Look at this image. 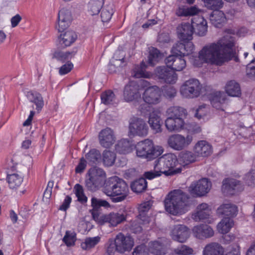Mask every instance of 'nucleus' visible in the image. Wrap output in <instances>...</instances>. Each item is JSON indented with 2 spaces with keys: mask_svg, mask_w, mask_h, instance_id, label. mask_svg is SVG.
I'll list each match as a JSON object with an SVG mask.
<instances>
[{
  "mask_svg": "<svg viewBox=\"0 0 255 255\" xmlns=\"http://www.w3.org/2000/svg\"><path fill=\"white\" fill-rule=\"evenodd\" d=\"M234 46V37L228 34L216 42L205 45L199 52L198 58L202 62L216 66H222L232 59L238 62Z\"/></svg>",
  "mask_w": 255,
  "mask_h": 255,
  "instance_id": "nucleus-1",
  "label": "nucleus"
},
{
  "mask_svg": "<svg viewBox=\"0 0 255 255\" xmlns=\"http://www.w3.org/2000/svg\"><path fill=\"white\" fill-rule=\"evenodd\" d=\"M176 155L172 153L164 154L157 159L154 162V170L145 172V178L151 180L160 176L162 174L166 176L172 175L181 172Z\"/></svg>",
  "mask_w": 255,
  "mask_h": 255,
  "instance_id": "nucleus-2",
  "label": "nucleus"
},
{
  "mask_svg": "<svg viewBox=\"0 0 255 255\" xmlns=\"http://www.w3.org/2000/svg\"><path fill=\"white\" fill-rule=\"evenodd\" d=\"M190 204L189 196L179 189L170 192L164 200L166 211L174 215L184 213Z\"/></svg>",
  "mask_w": 255,
  "mask_h": 255,
  "instance_id": "nucleus-3",
  "label": "nucleus"
},
{
  "mask_svg": "<svg viewBox=\"0 0 255 255\" xmlns=\"http://www.w3.org/2000/svg\"><path fill=\"white\" fill-rule=\"evenodd\" d=\"M104 192L107 196L115 197L114 202H120L126 199L129 193L127 183L117 176L111 177L106 184Z\"/></svg>",
  "mask_w": 255,
  "mask_h": 255,
  "instance_id": "nucleus-4",
  "label": "nucleus"
},
{
  "mask_svg": "<svg viewBox=\"0 0 255 255\" xmlns=\"http://www.w3.org/2000/svg\"><path fill=\"white\" fill-rule=\"evenodd\" d=\"M136 154L138 156L152 160L160 155L163 148L160 146H154L152 141L149 139L138 142L136 146Z\"/></svg>",
  "mask_w": 255,
  "mask_h": 255,
  "instance_id": "nucleus-5",
  "label": "nucleus"
},
{
  "mask_svg": "<svg viewBox=\"0 0 255 255\" xmlns=\"http://www.w3.org/2000/svg\"><path fill=\"white\" fill-rule=\"evenodd\" d=\"M106 174L101 168L93 167L88 171V177L85 180V186L91 191H96L104 184Z\"/></svg>",
  "mask_w": 255,
  "mask_h": 255,
  "instance_id": "nucleus-6",
  "label": "nucleus"
},
{
  "mask_svg": "<svg viewBox=\"0 0 255 255\" xmlns=\"http://www.w3.org/2000/svg\"><path fill=\"white\" fill-rule=\"evenodd\" d=\"M202 85L198 80L190 79L186 81L180 88V93L185 98H194L200 94Z\"/></svg>",
  "mask_w": 255,
  "mask_h": 255,
  "instance_id": "nucleus-7",
  "label": "nucleus"
},
{
  "mask_svg": "<svg viewBox=\"0 0 255 255\" xmlns=\"http://www.w3.org/2000/svg\"><path fill=\"white\" fill-rule=\"evenodd\" d=\"M192 141L193 136L191 135L188 134L184 136L180 134H174L168 137L167 143L172 149L180 151L187 148Z\"/></svg>",
  "mask_w": 255,
  "mask_h": 255,
  "instance_id": "nucleus-8",
  "label": "nucleus"
},
{
  "mask_svg": "<svg viewBox=\"0 0 255 255\" xmlns=\"http://www.w3.org/2000/svg\"><path fill=\"white\" fill-rule=\"evenodd\" d=\"M142 99L145 103L150 105H155L161 101V92L157 86L146 88L142 94Z\"/></svg>",
  "mask_w": 255,
  "mask_h": 255,
  "instance_id": "nucleus-9",
  "label": "nucleus"
},
{
  "mask_svg": "<svg viewBox=\"0 0 255 255\" xmlns=\"http://www.w3.org/2000/svg\"><path fill=\"white\" fill-rule=\"evenodd\" d=\"M155 75L162 82L169 84H174L177 80V75L166 66H159L155 68Z\"/></svg>",
  "mask_w": 255,
  "mask_h": 255,
  "instance_id": "nucleus-10",
  "label": "nucleus"
},
{
  "mask_svg": "<svg viewBox=\"0 0 255 255\" xmlns=\"http://www.w3.org/2000/svg\"><path fill=\"white\" fill-rule=\"evenodd\" d=\"M129 131V133L133 135L144 136L148 133V127L142 119L133 118L130 121Z\"/></svg>",
  "mask_w": 255,
  "mask_h": 255,
  "instance_id": "nucleus-11",
  "label": "nucleus"
},
{
  "mask_svg": "<svg viewBox=\"0 0 255 255\" xmlns=\"http://www.w3.org/2000/svg\"><path fill=\"white\" fill-rule=\"evenodd\" d=\"M211 188V182L208 179L203 178L196 182H193L189 187V191L192 195L201 197L208 193Z\"/></svg>",
  "mask_w": 255,
  "mask_h": 255,
  "instance_id": "nucleus-12",
  "label": "nucleus"
},
{
  "mask_svg": "<svg viewBox=\"0 0 255 255\" xmlns=\"http://www.w3.org/2000/svg\"><path fill=\"white\" fill-rule=\"evenodd\" d=\"M123 97L127 102L136 101L140 98L139 86L134 81H130L127 84L124 90Z\"/></svg>",
  "mask_w": 255,
  "mask_h": 255,
  "instance_id": "nucleus-13",
  "label": "nucleus"
},
{
  "mask_svg": "<svg viewBox=\"0 0 255 255\" xmlns=\"http://www.w3.org/2000/svg\"><path fill=\"white\" fill-rule=\"evenodd\" d=\"M114 240L119 253L129 252L134 246L133 239L130 236H125L121 233H119Z\"/></svg>",
  "mask_w": 255,
  "mask_h": 255,
  "instance_id": "nucleus-14",
  "label": "nucleus"
},
{
  "mask_svg": "<svg viewBox=\"0 0 255 255\" xmlns=\"http://www.w3.org/2000/svg\"><path fill=\"white\" fill-rule=\"evenodd\" d=\"M72 19V15L69 10L66 8L61 9L58 12L56 28L59 32L64 31L69 26Z\"/></svg>",
  "mask_w": 255,
  "mask_h": 255,
  "instance_id": "nucleus-15",
  "label": "nucleus"
},
{
  "mask_svg": "<svg viewBox=\"0 0 255 255\" xmlns=\"http://www.w3.org/2000/svg\"><path fill=\"white\" fill-rule=\"evenodd\" d=\"M244 189L240 181L233 178H227L223 180L222 190L224 193L233 195Z\"/></svg>",
  "mask_w": 255,
  "mask_h": 255,
  "instance_id": "nucleus-16",
  "label": "nucleus"
},
{
  "mask_svg": "<svg viewBox=\"0 0 255 255\" xmlns=\"http://www.w3.org/2000/svg\"><path fill=\"white\" fill-rule=\"evenodd\" d=\"M177 34L178 38L186 42L192 39L194 33V26L188 22H184L177 27Z\"/></svg>",
  "mask_w": 255,
  "mask_h": 255,
  "instance_id": "nucleus-17",
  "label": "nucleus"
},
{
  "mask_svg": "<svg viewBox=\"0 0 255 255\" xmlns=\"http://www.w3.org/2000/svg\"><path fill=\"white\" fill-rule=\"evenodd\" d=\"M192 233L195 238L200 240L211 238L214 234V231L210 226L203 224L194 226L192 229Z\"/></svg>",
  "mask_w": 255,
  "mask_h": 255,
  "instance_id": "nucleus-18",
  "label": "nucleus"
},
{
  "mask_svg": "<svg viewBox=\"0 0 255 255\" xmlns=\"http://www.w3.org/2000/svg\"><path fill=\"white\" fill-rule=\"evenodd\" d=\"M171 236L173 240L183 243L189 237V230L185 225H176L173 226L171 230Z\"/></svg>",
  "mask_w": 255,
  "mask_h": 255,
  "instance_id": "nucleus-19",
  "label": "nucleus"
},
{
  "mask_svg": "<svg viewBox=\"0 0 255 255\" xmlns=\"http://www.w3.org/2000/svg\"><path fill=\"white\" fill-rule=\"evenodd\" d=\"M166 65L173 71H181L183 70L186 63L182 56L179 55H171L165 59Z\"/></svg>",
  "mask_w": 255,
  "mask_h": 255,
  "instance_id": "nucleus-20",
  "label": "nucleus"
},
{
  "mask_svg": "<svg viewBox=\"0 0 255 255\" xmlns=\"http://www.w3.org/2000/svg\"><path fill=\"white\" fill-rule=\"evenodd\" d=\"M211 213V209L210 206L205 203L198 205L195 211L192 213L191 218L196 221L199 222L201 220L207 219Z\"/></svg>",
  "mask_w": 255,
  "mask_h": 255,
  "instance_id": "nucleus-21",
  "label": "nucleus"
},
{
  "mask_svg": "<svg viewBox=\"0 0 255 255\" xmlns=\"http://www.w3.org/2000/svg\"><path fill=\"white\" fill-rule=\"evenodd\" d=\"M99 138L101 145L106 148L109 147L114 143L115 141L114 132L109 128H107L100 132Z\"/></svg>",
  "mask_w": 255,
  "mask_h": 255,
  "instance_id": "nucleus-22",
  "label": "nucleus"
},
{
  "mask_svg": "<svg viewBox=\"0 0 255 255\" xmlns=\"http://www.w3.org/2000/svg\"><path fill=\"white\" fill-rule=\"evenodd\" d=\"M165 125L169 131L178 132L184 128L185 124L183 118L168 117L165 120Z\"/></svg>",
  "mask_w": 255,
  "mask_h": 255,
  "instance_id": "nucleus-23",
  "label": "nucleus"
},
{
  "mask_svg": "<svg viewBox=\"0 0 255 255\" xmlns=\"http://www.w3.org/2000/svg\"><path fill=\"white\" fill-rule=\"evenodd\" d=\"M194 150L197 156L202 157H207L213 152L212 145L205 140L199 141L195 145Z\"/></svg>",
  "mask_w": 255,
  "mask_h": 255,
  "instance_id": "nucleus-24",
  "label": "nucleus"
},
{
  "mask_svg": "<svg viewBox=\"0 0 255 255\" xmlns=\"http://www.w3.org/2000/svg\"><path fill=\"white\" fill-rule=\"evenodd\" d=\"M194 32L199 36H204L207 31V22L203 17L198 16L192 20Z\"/></svg>",
  "mask_w": 255,
  "mask_h": 255,
  "instance_id": "nucleus-25",
  "label": "nucleus"
},
{
  "mask_svg": "<svg viewBox=\"0 0 255 255\" xmlns=\"http://www.w3.org/2000/svg\"><path fill=\"white\" fill-rule=\"evenodd\" d=\"M211 104L217 109L223 110V105L227 100V96L224 92L217 91L212 93L209 97Z\"/></svg>",
  "mask_w": 255,
  "mask_h": 255,
  "instance_id": "nucleus-26",
  "label": "nucleus"
},
{
  "mask_svg": "<svg viewBox=\"0 0 255 255\" xmlns=\"http://www.w3.org/2000/svg\"><path fill=\"white\" fill-rule=\"evenodd\" d=\"M224 249L219 243L212 242L208 244L203 249V255H224Z\"/></svg>",
  "mask_w": 255,
  "mask_h": 255,
  "instance_id": "nucleus-27",
  "label": "nucleus"
},
{
  "mask_svg": "<svg viewBox=\"0 0 255 255\" xmlns=\"http://www.w3.org/2000/svg\"><path fill=\"white\" fill-rule=\"evenodd\" d=\"M217 212L220 215L233 217L238 213V207L231 203L223 204L218 208Z\"/></svg>",
  "mask_w": 255,
  "mask_h": 255,
  "instance_id": "nucleus-28",
  "label": "nucleus"
},
{
  "mask_svg": "<svg viewBox=\"0 0 255 255\" xmlns=\"http://www.w3.org/2000/svg\"><path fill=\"white\" fill-rule=\"evenodd\" d=\"M26 97L30 102L36 106V110L39 112L44 106V101L41 95L36 92L29 91L26 93Z\"/></svg>",
  "mask_w": 255,
  "mask_h": 255,
  "instance_id": "nucleus-29",
  "label": "nucleus"
},
{
  "mask_svg": "<svg viewBox=\"0 0 255 255\" xmlns=\"http://www.w3.org/2000/svg\"><path fill=\"white\" fill-rule=\"evenodd\" d=\"M77 35L75 32L68 30L60 35L59 42L62 47H65L71 45L76 40Z\"/></svg>",
  "mask_w": 255,
  "mask_h": 255,
  "instance_id": "nucleus-30",
  "label": "nucleus"
},
{
  "mask_svg": "<svg viewBox=\"0 0 255 255\" xmlns=\"http://www.w3.org/2000/svg\"><path fill=\"white\" fill-rule=\"evenodd\" d=\"M148 122L154 133H157L162 131L161 119L155 113L152 112L150 114Z\"/></svg>",
  "mask_w": 255,
  "mask_h": 255,
  "instance_id": "nucleus-31",
  "label": "nucleus"
},
{
  "mask_svg": "<svg viewBox=\"0 0 255 255\" xmlns=\"http://www.w3.org/2000/svg\"><path fill=\"white\" fill-rule=\"evenodd\" d=\"M211 23L216 27H220L226 21L224 13L218 9L214 10L210 15Z\"/></svg>",
  "mask_w": 255,
  "mask_h": 255,
  "instance_id": "nucleus-32",
  "label": "nucleus"
},
{
  "mask_svg": "<svg viewBox=\"0 0 255 255\" xmlns=\"http://www.w3.org/2000/svg\"><path fill=\"white\" fill-rule=\"evenodd\" d=\"M152 205V202L150 200L141 203L138 207V210L139 212V216L141 221H143V223H149V219L148 217L145 216V213L147 212L150 209Z\"/></svg>",
  "mask_w": 255,
  "mask_h": 255,
  "instance_id": "nucleus-33",
  "label": "nucleus"
},
{
  "mask_svg": "<svg viewBox=\"0 0 255 255\" xmlns=\"http://www.w3.org/2000/svg\"><path fill=\"white\" fill-rule=\"evenodd\" d=\"M226 92L229 96L232 97H240L241 95L240 86L234 80L230 81L227 83Z\"/></svg>",
  "mask_w": 255,
  "mask_h": 255,
  "instance_id": "nucleus-34",
  "label": "nucleus"
},
{
  "mask_svg": "<svg viewBox=\"0 0 255 255\" xmlns=\"http://www.w3.org/2000/svg\"><path fill=\"white\" fill-rule=\"evenodd\" d=\"M234 225L233 220L230 217L224 218L218 224L217 229L219 233L225 234L228 233Z\"/></svg>",
  "mask_w": 255,
  "mask_h": 255,
  "instance_id": "nucleus-35",
  "label": "nucleus"
},
{
  "mask_svg": "<svg viewBox=\"0 0 255 255\" xmlns=\"http://www.w3.org/2000/svg\"><path fill=\"white\" fill-rule=\"evenodd\" d=\"M105 0H90L88 5V10L92 15L98 14L104 3Z\"/></svg>",
  "mask_w": 255,
  "mask_h": 255,
  "instance_id": "nucleus-36",
  "label": "nucleus"
},
{
  "mask_svg": "<svg viewBox=\"0 0 255 255\" xmlns=\"http://www.w3.org/2000/svg\"><path fill=\"white\" fill-rule=\"evenodd\" d=\"M179 158L181 164L185 166L195 162L196 157L191 151H184L179 153Z\"/></svg>",
  "mask_w": 255,
  "mask_h": 255,
  "instance_id": "nucleus-37",
  "label": "nucleus"
},
{
  "mask_svg": "<svg viewBox=\"0 0 255 255\" xmlns=\"http://www.w3.org/2000/svg\"><path fill=\"white\" fill-rule=\"evenodd\" d=\"M132 146L131 143L127 139H122L119 141L116 146V150L121 154H127L131 151Z\"/></svg>",
  "mask_w": 255,
  "mask_h": 255,
  "instance_id": "nucleus-38",
  "label": "nucleus"
},
{
  "mask_svg": "<svg viewBox=\"0 0 255 255\" xmlns=\"http://www.w3.org/2000/svg\"><path fill=\"white\" fill-rule=\"evenodd\" d=\"M101 241L99 236L86 238L81 243V247L84 250L89 251L94 248Z\"/></svg>",
  "mask_w": 255,
  "mask_h": 255,
  "instance_id": "nucleus-39",
  "label": "nucleus"
},
{
  "mask_svg": "<svg viewBox=\"0 0 255 255\" xmlns=\"http://www.w3.org/2000/svg\"><path fill=\"white\" fill-rule=\"evenodd\" d=\"M130 187L132 191L135 193H140L143 192L147 188L145 178H140L135 180L131 184Z\"/></svg>",
  "mask_w": 255,
  "mask_h": 255,
  "instance_id": "nucleus-40",
  "label": "nucleus"
},
{
  "mask_svg": "<svg viewBox=\"0 0 255 255\" xmlns=\"http://www.w3.org/2000/svg\"><path fill=\"white\" fill-rule=\"evenodd\" d=\"M75 55L74 51H62L57 50L54 52L53 54V58H55L58 61L64 62L65 61L71 59Z\"/></svg>",
  "mask_w": 255,
  "mask_h": 255,
  "instance_id": "nucleus-41",
  "label": "nucleus"
},
{
  "mask_svg": "<svg viewBox=\"0 0 255 255\" xmlns=\"http://www.w3.org/2000/svg\"><path fill=\"white\" fill-rule=\"evenodd\" d=\"M102 157L104 164L107 166H111L115 163L116 155L114 152L105 150L103 152Z\"/></svg>",
  "mask_w": 255,
  "mask_h": 255,
  "instance_id": "nucleus-42",
  "label": "nucleus"
},
{
  "mask_svg": "<svg viewBox=\"0 0 255 255\" xmlns=\"http://www.w3.org/2000/svg\"><path fill=\"white\" fill-rule=\"evenodd\" d=\"M102 103L105 105H113L116 103V96L114 92L108 90L103 92L101 96Z\"/></svg>",
  "mask_w": 255,
  "mask_h": 255,
  "instance_id": "nucleus-43",
  "label": "nucleus"
},
{
  "mask_svg": "<svg viewBox=\"0 0 255 255\" xmlns=\"http://www.w3.org/2000/svg\"><path fill=\"white\" fill-rule=\"evenodd\" d=\"M86 158L90 164H97L101 160V155L99 150L93 149L87 154Z\"/></svg>",
  "mask_w": 255,
  "mask_h": 255,
  "instance_id": "nucleus-44",
  "label": "nucleus"
},
{
  "mask_svg": "<svg viewBox=\"0 0 255 255\" xmlns=\"http://www.w3.org/2000/svg\"><path fill=\"white\" fill-rule=\"evenodd\" d=\"M7 179L9 187L12 189L19 186L23 181L22 178L16 173L8 175Z\"/></svg>",
  "mask_w": 255,
  "mask_h": 255,
  "instance_id": "nucleus-45",
  "label": "nucleus"
},
{
  "mask_svg": "<svg viewBox=\"0 0 255 255\" xmlns=\"http://www.w3.org/2000/svg\"><path fill=\"white\" fill-rule=\"evenodd\" d=\"M110 224L112 226H116L126 220V216L123 213H112L109 214Z\"/></svg>",
  "mask_w": 255,
  "mask_h": 255,
  "instance_id": "nucleus-46",
  "label": "nucleus"
},
{
  "mask_svg": "<svg viewBox=\"0 0 255 255\" xmlns=\"http://www.w3.org/2000/svg\"><path fill=\"white\" fill-rule=\"evenodd\" d=\"M126 52L123 49L119 48L115 53L112 60L115 64H119L122 66L126 64L125 60Z\"/></svg>",
  "mask_w": 255,
  "mask_h": 255,
  "instance_id": "nucleus-47",
  "label": "nucleus"
},
{
  "mask_svg": "<svg viewBox=\"0 0 255 255\" xmlns=\"http://www.w3.org/2000/svg\"><path fill=\"white\" fill-rule=\"evenodd\" d=\"M146 66L143 62H142L140 66H135L132 70L131 75L136 78L141 77H147V74L144 72V69Z\"/></svg>",
  "mask_w": 255,
  "mask_h": 255,
  "instance_id": "nucleus-48",
  "label": "nucleus"
},
{
  "mask_svg": "<svg viewBox=\"0 0 255 255\" xmlns=\"http://www.w3.org/2000/svg\"><path fill=\"white\" fill-rule=\"evenodd\" d=\"M170 116L169 117L174 118H183L186 115L185 109L180 107H174L169 109Z\"/></svg>",
  "mask_w": 255,
  "mask_h": 255,
  "instance_id": "nucleus-49",
  "label": "nucleus"
},
{
  "mask_svg": "<svg viewBox=\"0 0 255 255\" xmlns=\"http://www.w3.org/2000/svg\"><path fill=\"white\" fill-rule=\"evenodd\" d=\"M114 13V9L112 5L105 7L101 12V19L103 22H108L112 18Z\"/></svg>",
  "mask_w": 255,
  "mask_h": 255,
  "instance_id": "nucleus-50",
  "label": "nucleus"
},
{
  "mask_svg": "<svg viewBox=\"0 0 255 255\" xmlns=\"http://www.w3.org/2000/svg\"><path fill=\"white\" fill-rule=\"evenodd\" d=\"M74 189L78 200L82 203H86L87 201V197L84 194L83 186L79 184H76Z\"/></svg>",
  "mask_w": 255,
  "mask_h": 255,
  "instance_id": "nucleus-51",
  "label": "nucleus"
},
{
  "mask_svg": "<svg viewBox=\"0 0 255 255\" xmlns=\"http://www.w3.org/2000/svg\"><path fill=\"white\" fill-rule=\"evenodd\" d=\"M150 250L152 253L156 255H161L164 254L163 251V245L159 241H154L150 243Z\"/></svg>",
  "mask_w": 255,
  "mask_h": 255,
  "instance_id": "nucleus-52",
  "label": "nucleus"
},
{
  "mask_svg": "<svg viewBox=\"0 0 255 255\" xmlns=\"http://www.w3.org/2000/svg\"><path fill=\"white\" fill-rule=\"evenodd\" d=\"M174 253L177 255H190L193 254V250L187 246L181 245L174 250Z\"/></svg>",
  "mask_w": 255,
  "mask_h": 255,
  "instance_id": "nucleus-53",
  "label": "nucleus"
},
{
  "mask_svg": "<svg viewBox=\"0 0 255 255\" xmlns=\"http://www.w3.org/2000/svg\"><path fill=\"white\" fill-rule=\"evenodd\" d=\"M205 6L213 10L219 9L223 6V2L222 0H203Z\"/></svg>",
  "mask_w": 255,
  "mask_h": 255,
  "instance_id": "nucleus-54",
  "label": "nucleus"
},
{
  "mask_svg": "<svg viewBox=\"0 0 255 255\" xmlns=\"http://www.w3.org/2000/svg\"><path fill=\"white\" fill-rule=\"evenodd\" d=\"M160 55L159 51L154 47H152L149 51L148 56V63L151 66H154L155 63L158 61V59Z\"/></svg>",
  "mask_w": 255,
  "mask_h": 255,
  "instance_id": "nucleus-55",
  "label": "nucleus"
},
{
  "mask_svg": "<svg viewBox=\"0 0 255 255\" xmlns=\"http://www.w3.org/2000/svg\"><path fill=\"white\" fill-rule=\"evenodd\" d=\"M76 241V235L74 232L66 231L63 241L67 246H71L75 244Z\"/></svg>",
  "mask_w": 255,
  "mask_h": 255,
  "instance_id": "nucleus-56",
  "label": "nucleus"
},
{
  "mask_svg": "<svg viewBox=\"0 0 255 255\" xmlns=\"http://www.w3.org/2000/svg\"><path fill=\"white\" fill-rule=\"evenodd\" d=\"M91 203L93 209H97L100 207H109L110 206V204L107 201L95 197L92 198Z\"/></svg>",
  "mask_w": 255,
  "mask_h": 255,
  "instance_id": "nucleus-57",
  "label": "nucleus"
},
{
  "mask_svg": "<svg viewBox=\"0 0 255 255\" xmlns=\"http://www.w3.org/2000/svg\"><path fill=\"white\" fill-rule=\"evenodd\" d=\"M106 252L108 255H114L116 252H118L117 246L115 240L110 239L109 240L107 245Z\"/></svg>",
  "mask_w": 255,
  "mask_h": 255,
  "instance_id": "nucleus-58",
  "label": "nucleus"
},
{
  "mask_svg": "<svg viewBox=\"0 0 255 255\" xmlns=\"http://www.w3.org/2000/svg\"><path fill=\"white\" fill-rule=\"evenodd\" d=\"M184 44L180 42H178L174 44L171 49L172 55H179V56L183 57V52L185 49Z\"/></svg>",
  "mask_w": 255,
  "mask_h": 255,
  "instance_id": "nucleus-59",
  "label": "nucleus"
},
{
  "mask_svg": "<svg viewBox=\"0 0 255 255\" xmlns=\"http://www.w3.org/2000/svg\"><path fill=\"white\" fill-rule=\"evenodd\" d=\"M170 40L171 39L169 34L166 33H161L159 34L157 38V42L161 46H163L166 44L170 42Z\"/></svg>",
  "mask_w": 255,
  "mask_h": 255,
  "instance_id": "nucleus-60",
  "label": "nucleus"
},
{
  "mask_svg": "<svg viewBox=\"0 0 255 255\" xmlns=\"http://www.w3.org/2000/svg\"><path fill=\"white\" fill-rule=\"evenodd\" d=\"M245 180L246 183L249 186L255 185V170L253 169L250 171L248 174H246Z\"/></svg>",
  "mask_w": 255,
  "mask_h": 255,
  "instance_id": "nucleus-61",
  "label": "nucleus"
},
{
  "mask_svg": "<svg viewBox=\"0 0 255 255\" xmlns=\"http://www.w3.org/2000/svg\"><path fill=\"white\" fill-rule=\"evenodd\" d=\"M247 75L250 78H255V58L252 60L247 65Z\"/></svg>",
  "mask_w": 255,
  "mask_h": 255,
  "instance_id": "nucleus-62",
  "label": "nucleus"
},
{
  "mask_svg": "<svg viewBox=\"0 0 255 255\" xmlns=\"http://www.w3.org/2000/svg\"><path fill=\"white\" fill-rule=\"evenodd\" d=\"M176 90L172 86H167L163 90V94L167 98L171 99L176 96Z\"/></svg>",
  "mask_w": 255,
  "mask_h": 255,
  "instance_id": "nucleus-63",
  "label": "nucleus"
},
{
  "mask_svg": "<svg viewBox=\"0 0 255 255\" xmlns=\"http://www.w3.org/2000/svg\"><path fill=\"white\" fill-rule=\"evenodd\" d=\"M132 255H149L148 251L144 245L137 246L132 253Z\"/></svg>",
  "mask_w": 255,
  "mask_h": 255,
  "instance_id": "nucleus-64",
  "label": "nucleus"
}]
</instances>
